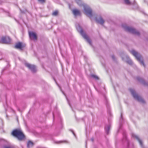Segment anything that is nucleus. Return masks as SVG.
Here are the masks:
<instances>
[{
    "label": "nucleus",
    "instance_id": "1",
    "mask_svg": "<svg viewBox=\"0 0 148 148\" xmlns=\"http://www.w3.org/2000/svg\"><path fill=\"white\" fill-rule=\"evenodd\" d=\"M12 135L16 138L19 140H22L25 138V136L22 131L20 130L16 129L12 132Z\"/></svg>",
    "mask_w": 148,
    "mask_h": 148
},
{
    "label": "nucleus",
    "instance_id": "2",
    "mask_svg": "<svg viewBox=\"0 0 148 148\" xmlns=\"http://www.w3.org/2000/svg\"><path fill=\"white\" fill-rule=\"evenodd\" d=\"M122 26L127 32L138 36L140 35L139 32L132 27L127 26L125 24H122Z\"/></svg>",
    "mask_w": 148,
    "mask_h": 148
},
{
    "label": "nucleus",
    "instance_id": "3",
    "mask_svg": "<svg viewBox=\"0 0 148 148\" xmlns=\"http://www.w3.org/2000/svg\"><path fill=\"white\" fill-rule=\"evenodd\" d=\"M76 27L77 30L80 34L82 37L86 40L90 45H91V41L86 34L83 32L82 27L79 25L76 26Z\"/></svg>",
    "mask_w": 148,
    "mask_h": 148
},
{
    "label": "nucleus",
    "instance_id": "4",
    "mask_svg": "<svg viewBox=\"0 0 148 148\" xmlns=\"http://www.w3.org/2000/svg\"><path fill=\"white\" fill-rule=\"evenodd\" d=\"M131 53L135 57L136 59L140 62L141 64L144 66H145V65L143 60H141L142 57L140 54L134 50H132L131 51Z\"/></svg>",
    "mask_w": 148,
    "mask_h": 148
},
{
    "label": "nucleus",
    "instance_id": "5",
    "mask_svg": "<svg viewBox=\"0 0 148 148\" xmlns=\"http://www.w3.org/2000/svg\"><path fill=\"white\" fill-rule=\"evenodd\" d=\"M129 90L132 95L135 99L141 103H144L145 102L144 100L141 97L138 95L136 93L134 90L132 89H130Z\"/></svg>",
    "mask_w": 148,
    "mask_h": 148
},
{
    "label": "nucleus",
    "instance_id": "6",
    "mask_svg": "<svg viewBox=\"0 0 148 148\" xmlns=\"http://www.w3.org/2000/svg\"><path fill=\"white\" fill-rule=\"evenodd\" d=\"M85 13L90 18L92 16V10L90 7L86 4L83 5Z\"/></svg>",
    "mask_w": 148,
    "mask_h": 148
},
{
    "label": "nucleus",
    "instance_id": "7",
    "mask_svg": "<svg viewBox=\"0 0 148 148\" xmlns=\"http://www.w3.org/2000/svg\"><path fill=\"white\" fill-rule=\"evenodd\" d=\"M25 66L29 68V69L33 73L35 72L36 71V66L33 65L31 64L28 63H25Z\"/></svg>",
    "mask_w": 148,
    "mask_h": 148
},
{
    "label": "nucleus",
    "instance_id": "8",
    "mask_svg": "<svg viewBox=\"0 0 148 148\" xmlns=\"http://www.w3.org/2000/svg\"><path fill=\"white\" fill-rule=\"evenodd\" d=\"M2 42L3 43L9 44L10 42L11 39L9 37H3L1 39Z\"/></svg>",
    "mask_w": 148,
    "mask_h": 148
},
{
    "label": "nucleus",
    "instance_id": "9",
    "mask_svg": "<svg viewBox=\"0 0 148 148\" xmlns=\"http://www.w3.org/2000/svg\"><path fill=\"white\" fill-rule=\"evenodd\" d=\"M95 20L97 23L101 25H103V24L105 21L100 16H99L97 18L96 17L95 18Z\"/></svg>",
    "mask_w": 148,
    "mask_h": 148
},
{
    "label": "nucleus",
    "instance_id": "10",
    "mask_svg": "<svg viewBox=\"0 0 148 148\" xmlns=\"http://www.w3.org/2000/svg\"><path fill=\"white\" fill-rule=\"evenodd\" d=\"M132 137L136 138L138 140V141L141 147L142 148H143L144 147H143V144L142 142V141L139 138L138 136L136 135V134H132Z\"/></svg>",
    "mask_w": 148,
    "mask_h": 148
},
{
    "label": "nucleus",
    "instance_id": "11",
    "mask_svg": "<svg viewBox=\"0 0 148 148\" xmlns=\"http://www.w3.org/2000/svg\"><path fill=\"white\" fill-rule=\"evenodd\" d=\"M125 57L126 58V60H125V59L124 57H122V60L125 61L128 64H132L133 63V62L132 60L130 59L129 57L126 55L125 56Z\"/></svg>",
    "mask_w": 148,
    "mask_h": 148
},
{
    "label": "nucleus",
    "instance_id": "12",
    "mask_svg": "<svg viewBox=\"0 0 148 148\" xmlns=\"http://www.w3.org/2000/svg\"><path fill=\"white\" fill-rule=\"evenodd\" d=\"M136 79L137 80L143 85L148 86V83L146 82L142 78L139 77H137L136 78Z\"/></svg>",
    "mask_w": 148,
    "mask_h": 148
},
{
    "label": "nucleus",
    "instance_id": "13",
    "mask_svg": "<svg viewBox=\"0 0 148 148\" xmlns=\"http://www.w3.org/2000/svg\"><path fill=\"white\" fill-rule=\"evenodd\" d=\"M29 35L30 38L36 40L37 38V36L36 34L35 33L33 32H29Z\"/></svg>",
    "mask_w": 148,
    "mask_h": 148
},
{
    "label": "nucleus",
    "instance_id": "14",
    "mask_svg": "<svg viewBox=\"0 0 148 148\" xmlns=\"http://www.w3.org/2000/svg\"><path fill=\"white\" fill-rule=\"evenodd\" d=\"M124 1L125 3L127 5L133 4L136 6L135 8H138L137 5L135 1L133 3H132L129 0H124Z\"/></svg>",
    "mask_w": 148,
    "mask_h": 148
},
{
    "label": "nucleus",
    "instance_id": "15",
    "mask_svg": "<svg viewBox=\"0 0 148 148\" xmlns=\"http://www.w3.org/2000/svg\"><path fill=\"white\" fill-rule=\"evenodd\" d=\"M110 128V124L106 125L105 127V130L107 134H108L109 133Z\"/></svg>",
    "mask_w": 148,
    "mask_h": 148
},
{
    "label": "nucleus",
    "instance_id": "16",
    "mask_svg": "<svg viewBox=\"0 0 148 148\" xmlns=\"http://www.w3.org/2000/svg\"><path fill=\"white\" fill-rule=\"evenodd\" d=\"M73 14L75 16L80 15V11L77 10H73Z\"/></svg>",
    "mask_w": 148,
    "mask_h": 148
},
{
    "label": "nucleus",
    "instance_id": "17",
    "mask_svg": "<svg viewBox=\"0 0 148 148\" xmlns=\"http://www.w3.org/2000/svg\"><path fill=\"white\" fill-rule=\"evenodd\" d=\"M15 47L17 49H22V43L20 42H18L16 45Z\"/></svg>",
    "mask_w": 148,
    "mask_h": 148
},
{
    "label": "nucleus",
    "instance_id": "18",
    "mask_svg": "<svg viewBox=\"0 0 148 148\" xmlns=\"http://www.w3.org/2000/svg\"><path fill=\"white\" fill-rule=\"evenodd\" d=\"M34 145L33 143L30 141H29L28 142L27 144V147L28 148H30V147L33 146Z\"/></svg>",
    "mask_w": 148,
    "mask_h": 148
},
{
    "label": "nucleus",
    "instance_id": "19",
    "mask_svg": "<svg viewBox=\"0 0 148 148\" xmlns=\"http://www.w3.org/2000/svg\"><path fill=\"white\" fill-rule=\"evenodd\" d=\"M76 3L79 5H83L84 4H82V1L81 0H75Z\"/></svg>",
    "mask_w": 148,
    "mask_h": 148
},
{
    "label": "nucleus",
    "instance_id": "20",
    "mask_svg": "<svg viewBox=\"0 0 148 148\" xmlns=\"http://www.w3.org/2000/svg\"><path fill=\"white\" fill-rule=\"evenodd\" d=\"M91 76L96 79H99V77L95 75L92 74L91 75Z\"/></svg>",
    "mask_w": 148,
    "mask_h": 148
},
{
    "label": "nucleus",
    "instance_id": "21",
    "mask_svg": "<svg viewBox=\"0 0 148 148\" xmlns=\"http://www.w3.org/2000/svg\"><path fill=\"white\" fill-rule=\"evenodd\" d=\"M58 13V11L57 10H56L53 12L52 15L53 16H56L57 15Z\"/></svg>",
    "mask_w": 148,
    "mask_h": 148
},
{
    "label": "nucleus",
    "instance_id": "22",
    "mask_svg": "<svg viewBox=\"0 0 148 148\" xmlns=\"http://www.w3.org/2000/svg\"><path fill=\"white\" fill-rule=\"evenodd\" d=\"M41 3L43 4L46 1V0H38Z\"/></svg>",
    "mask_w": 148,
    "mask_h": 148
},
{
    "label": "nucleus",
    "instance_id": "23",
    "mask_svg": "<svg viewBox=\"0 0 148 148\" xmlns=\"http://www.w3.org/2000/svg\"><path fill=\"white\" fill-rule=\"evenodd\" d=\"M3 148H14V147L11 146H4L3 147Z\"/></svg>",
    "mask_w": 148,
    "mask_h": 148
},
{
    "label": "nucleus",
    "instance_id": "24",
    "mask_svg": "<svg viewBox=\"0 0 148 148\" xmlns=\"http://www.w3.org/2000/svg\"><path fill=\"white\" fill-rule=\"evenodd\" d=\"M111 57H112V59L113 60H115V57H114V55H112L111 56Z\"/></svg>",
    "mask_w": 148,
    "mask_h": 148
},
{
    "label": "nucleus",
    "instance_id": "25",
    "mask_svg": "<svg viewBox=\"0 0 148 148\" xmlns=\"http://www.w3.org/2000/svg\"><path fill=\"white\" fill-rule=\"evenodd\" d=\"M71 131L72 132V133L75 136V134L74 133V132H73V131L72 130H71Z\"/></svg>",
    "mask_w": 148,
    "mask_h": 148
},
{
    "label": "nucleus",
    "instance_id": "26",
    "mask_svg": "<svg viewBox=\"0 0 148 148\" xmlns=\"http://www.w3.org/2000/svg\"><path fill=\"white\" fill-rule=\"evenodd\" d=\"M121 119L123 120L122 114V113H121Z\"/></svg>",
    "mask_w": 148,
    "mask_h": 148
},
{
    "label": "nucleus",
    "instance_id": "27",
    "mask_svg": "<svg viewBox=\"0 0 148 148\" xmlns=\"http://www.w3.org/2000/svg\"><path fill=\"white\" fill-rule=\"evenodd\" d=\"M124 139L126 140H127V138L126 136H124Z\"/></svg>",
    "mask_w": 148,
    "mask_h": 148
},
{
    "label": "nucleus",
    "instance_id": "28",
    "mask_svg": "<svg viewBox=\"0 0 148 148\" xmlns=\"http://www.w3.org/2000/svg\"><path fill=\"white\" fill-rule=\"evenodd\" d=\"M66 98L67 99V100H68V99H67V98L66 97ZM68 101V103H69V105L71 107V105L70 104V103H69V102L68 101V100H67Z\"/></svg>",
    "mask_w": 148,
    "mask_h": 148
},
{
    "label": "nucleus",
    "instance_id": "29",
    "mask_svg": "<svg viewBox=\"0 0 148 148\" xmlns=\"http://www.w3.org/2000/svg\"><path fill=\"white\" fill-rule=\"evenodd\" d=\"M62 142V141H59L58 142V143H61Z\"/></svg>",
    "mask_w": 148,
    "mask_h": 148
},
{
    "label": "nucleus",
    "instance_id": "30",
    "mask_svg": "<svg viewBox=\"0 0 148 148\" xmlns=\"http://www.w3.org/2000/svg\"><path fill=\"white\" fill-rule=\"evenodd\" d=\"M20 11H21V13H24V12L23 11H22L21 10H20Z\"/></svg>",
    "mask_w": 148,
    "mask_h": 148
},
{
    "label": "nucleus",
    "instance_id": "31",
    "mask_svg": "<svg viewBox=\"0 0 148 148\" xmlns=\"http://www.w3.org/2000/svg\"><path fill=\"white\" fill-rule=\"evenodd\" d=\"M91 140L92 142L94 141V138H91Z\"/></svg>",
    "mask_w": 148,
    "mask_h": 148
},
{
    "label": "nucleus",
    "instance_id": "32",
    "mask_svg": "<svg viewBox=\"0 0 148 148\" xmlns=\"http://www.w3.org/2000/svg\"><path fill=\"white\" fill-rule=\"evenodd\" d=\"M127 143L128 145V146L129 145V142L128 141H127Z\"/></svg>",
    "mask_w": 148,
    "mask_h": 148
},
{
    "label": "nucleus",
    "instance_id": "33",
    "mask_svg": "<svg viewBox=\"0 0 148 148\" xmlns=\"http://www.w3.org/2000/svg\"><path fill=\"white\" fill-rule=\"evenodd\" d=\"M53 118H54V113H53Z\"/></svg>",
    "mask_w": 148,
    "mask_h": 148
},
{
    "label": "nucleus",
    "instance_id": "34",
    "mask_svg": "<svg viewBox=\"0 0 148 148\" xmlns=\"http://www.w3.org/2000/svg\"><path fill=\"white\" fill-rule=\"evenodd\" d=\"M62 92L65 95L64 93V92L62 91Z\"/></svg>",
    "mask_w": 148,
    "mask_h": 148
}]
</instances>
